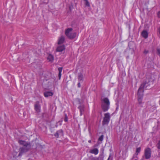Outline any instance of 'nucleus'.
Instances as JSON below:
<instances>
[{
    "instance_id": "1",
    "label": "nucleus",
    "mask_w": 160,
    "mask_h": 160,
    "mask_svg": "<svg viewBox=\"0 0 160 160\" xmlns=\"http://www.w3.org/2000/svg\"><path fill=\"white\" fill-rule=\"evenodd\" d=\"M19 144L23 146L22 148L20 149V152L18 155V152H14L12 153L13 158H15L18 156H20L22 154L27 152L31 148V145L29 142H26L24 141L19 140Z\"/></svg>"
},
{
    "instance_id": "2",
    "label": "nucleus",
    "mask_w": 160,
    "mask_h": 160,
    "mask_svg": "<svg viewBox=\"0 0 160 160\" xmlns=\"http://www.w3.org/2000/svg\"><path fill=\"white\" fill-rule=\"evenodd\" d=\"M65 33L66 36L70 39L74 38L76 36V33L73 30L72 28H68L66 29L65 31Z\"/></svg>"
},
{
    "instance_id": "3",
    "label": "nucleus",
    "mask_w": 160,
    "mask_h": 160,
    "mask_svg": "<svg viewBox=\"0 0 160 160\" xmlns=\"http://www.w3.org/2000/svg\"><path fill=\"white\" fill-rule=\"evenodd\" d=\"M145 86V85L144 84H142L138 90V101L139 104H140L142 102L143 92V88Z\"/></svg>"
},
{
    "instance_id": "4",
    "label": "nucleus",
    "mask_w": 160,
    "mask_h": 160,
    "mask_svg": "<svg viewBox=\"0 0 160 160\" xmlns=\"http://www.w3.org/2000/svg\"><path fill=\"white\" fill-rule=\"evenodd\" d=\"M104 117L103 121V124H108L110 121V113L108 112L105 113L104 114Z\"/></svg>"
},
{
    "instance_id": "5",
    "label": "nucleus",
    "mask_w": 160,
    "mask_h": 160,
    "mask_svg": "<svg viewBox=\"0 0 160 160\" xmlns=\"http://www.w3.org/2000/svg\"><path fill=\"white\" fill-rule=\"evenodd\" d=\"M145 156L146 159H148L151 157V150L149 148H147L145 150Z\"/></svg>"
},
{
    "instance_id": "6",
    "label": "nucleus",
    "mask_w": 160,
    "mask_h": 160,
    "mask_svg": "<svg viewBox=\"0 0 160 160\" xmlns=\"http://www.w3.org/2000/svg\"><path fill=\"white\" fill-rule=\"evenodd\" d=\"M101 99V104H110L109 100L107 98L102 97Z\"/></svg>"
},
{
    "instance_id": "7",
    "label": "nucleus",
    "mask_w": 160,
    "mask_h": 160,
    "mask_svg": "<svg viewBox=\"0 0 160 160\" xmlns=\"http://www.w3.org/2000/svg\"><path fill=\"white\" fill-rule=\"evenodd\" d=\"M54 94L53 92L51 91H45L44 93V96L46 98L52 96Z\"/></svg>"
},
{
    "instance_id": "8",
    "label": "nucleus",
    "mask_w": 160,
    "mask_h": 160,
    "mask_svg": "<svg viewBox=\"0 0 160 160\" xmlns=\"http://www.w3.org/2000/svg\"><path fill=\"white\" fill-rule=\"evenodd\" d=\"M101 108L104 112L107 111L110 108V104H101Z\"/></svg>"
},
{
    "instance_id": "9",
    "label": "nucleus",
    "mask_w": 160,
    "mask_h": 160,
    "mask_svg": "<svg viewBox=\"0 0 160 160\" xmlns=\"http://www.w3.org/2000/svg\"><path fill=\"white\" fill-rule=\"evenodd\" d=\"M65 40L64 37L63 36H61L60 37L58 40V42L57 44L58 45L62 44Z\"/></svg>"
},
{
    "instance_id": "10",
    "label": "nucleus",
    "mask_w": 160,
    "mask_h": 160,
    "mask_svg": "<svg viewBox=\"0 0 160 160\" xmlns=\"http://www.w3.org/2000/svg\"><path fill=\"white\" fill-rule=\"evenodd\" d=\"M65 49V46L64 45H58L57 48V51L58 52H61L64 50Z\"/></svg>"
},
{
    "instance_id": "11",
    "label": "nucleus",
    "mask_w": 160,
    "mask_h": 160,
    "mask_svg": "<svg viewBox=\"0 0 160 160\" xmlns=\"http://www.w3.org/2000/svg\"><path fill=\"white\" fill-rule=\"evenodd\" d=\"M89 152L95 155H97L99 152L98 150L96 148H94L91 149L89 151Z\"/></svg>"
},
{
    "instance_id": "12",
    "label": "nucleus",
    "mask_w": 160,
    "mask_h": 160,
    "mask_svg": "<svg viewBox=\"0 0 160 160\" xmlns=\"http://www.w3.org/2000/svg\"><path fill=\"white\" fill-rule=\"evenodd\" d=\"M142 35L144 38H147L148 36V31L145 30L143 31L142 32Z\"/></svg>"
},
{
    "instance_id": "13",
    "label": "nucleus",
    "mask_w": 160,
    "mask_h": 160,
    "mask_svg": "<svg viewBox=\"0 0 160 160\" xmlns=\"http://www.w3.org/2000/svg\"><path fill=\"white\" fill-rule=\"evenodd\" d=\"M63 135L62 131L61 130L57 132V133L55 134V136L56 137H58L59 136H62Z\"/></svg>"
},
{
    "instance_id": "14",
    "label": "nucleus",
    "mask_w": 160,
    "mask_h": 160,
    "mask_svg": "<svg viewBox=\"0 0 160 160\" xmlns=\"http://www.w3.org/2000/svg\"><path fill=\"white\" fill-rule=\"evenodd\" d=\"M83 75L81 73H80L78 76V79L79 82H82L83 80Z\"/></svg>"
},
{
    "instance_id": "15",
    "label": "nucleus",
    "mask_w": 160,
    "mask_h": 160,
    "mask_svg": "<svg viewBox=\"0 0 160 160\" xmlns=\"http://www.w3.org/2000/svg\"><path fill=\"white\" fill-rule=\"evenodd\" d=\"M35 109L36 110V111L37 112H38L40 111V106L39 104H35Z\"/></svg>"
},
{
    "instance_id": "16",
    "label": "nucleus",
    "mask_w": 160,
    "mask_h": 160,
    "mask_svg": "<svg viewBox=\"0 0 160 160\" xmlns=\"http://www.w3.org/2000/svg\"><path fill=\"white\" fill-rule=\"evenodd\" d=\"M62 68L61 67L59 68H58V70L59 71V73H58V79H60L61 78V75H62Z\"/></svg>"
},
{
    "instance_id": "17",
    "label": "nucleus",
    "mask_w": 160,
    "mask_h": 160,
    "mask_svg": "<svg viewBox=\"0 0 160 160\" xmlns=\"http://www.w3.org/2000/svg\"><path fill=\"white\" fill-rule=\"evenodd\" d=\"M47 59L49 61L52 62L53 60V56L51 54H48L47 57Z\"/></svg>"
},
{
    "instance_id": "18",
    "label": "nucleus",
    "mask_w": 160,
    "mask_h": 160,
    "mask_svg": "<svg viewBox=\"0 0 160 160\" xmlns=\"http://www.w3.org/2000/svg\"><path fill=\"white\" fill-rule=\"evenodd\" d=\"M78 108L80 112V115H82V112L84 111V107L82 105L79 107Z\"/></svg>"
},
{
    "instance_id": "19",
    "label": "nucleus",
    "mask_w": 160,
    "mask_h": 160,
    "mask_svg": "<svg viewBox=\"0 0 160 160\" xmlns=\"http://www.w3.org/2000/svg\"><path fill=\"white\" fill-rule=\"evenodd\" d=\"M140 151L141 148L140 147L137 148L136 149V154L138 155L140 152Z\"/></svg>"
},
{
    "instance_id": "20",
    "label": "nucleus",
    "mask_w": 160,
    "mask_h": 160,
    "mask_svg": "<svg viewBox=\"0 0 160 160\" xmlns=\"http://www.w3.org/2000/svg\"><path fill=\"white\" fill-rule=\"evenodd\" d=\"M84 0L85 1V4L86 5L88 6H89L90 5L89 3L88 2V0Z\"/></svg>"
},
{
    "instance_id": "21",
    "label": "nucleus",
    "mask_w": 160,
    "mask_h": 160,
    "mask_svg": "<svg viewBox=\"0 0 160 160\" xmlns=\"http://www.w3.org/2000/svg\"><path fill=\"white\" fill-rule=\"evenodd\" d=\"M103 139V136L102 135L100 136L99 139L98 140L100 141H102Z\"/></svg>"
},
{
    "instance_id": "22",
    "label": "nucleus",
    "mask_w": 160,
    "mask_h": 160,
    "mask_svg": "<svg viewBox=\"0 0 160 160\" xmlns=\"http://www.w3.org/2000/svg\"><path fill=\"white\" fill-rule=\"evenodd\" d=\"M157 147L158 148L160 149V141L159 142L158 144Z\"/></svg>"
},
{
    "instance_id": "23",
    "label": "nucleus",
    "mask_w": 160,
    "mask_h": 160,
    "mask_svg": "<svg viewBox=\"0 0 160 160\" xmlns=\"http://www.w3.org/2000/svg\"><path fill=\"white\" fill-rule=\"evenodd\" d=\"M157 52L158 54L160 56V49L158 48L157 49Z\"/></svg>"
},
{
    "instance_id": "24",
    "label": "nucleus",
    "mask_w": 160,
    "mask_h": 160,
    "mask_svg": "<svg viewBox=\"0 0 160 160\" xmlns=\"http://www.w3.org/2000/svg\"><path fill=\"white\" fill-rule=\"evenodd\" d=\"M158 18H160V11L158 12Z\"/></svg>"
},
{
    "instance_id": "25",
    "label": "nucleus",
    "mask_w": 160,
    "mask_h": 160,
    "mask_svg": "<svg viewBox=\"0 0 160 160\" xmlns=\"http://www.w3.org/2000/svg\"><path fill=\"white\" fill-rule=\"evenodd\" d=\"M64 121L65 122H66L68 121V118L67 117V116H66L64 119Z\"/></svg>"
},
{
    "instance_id": "26",
    "label": "nucleus",
    "mask_w": 160,
    "mask_h": 160,
    "mask_svg": "<svg viewBox=\"0 0 160 160\" xmlns=\"http://www.w3.org/2000/svg\"><path fill=\"white\" fill-rule=\"evenodd\" d=\"M148 52V51L146 50H145L144 51V53L145 54H146V53H147Z\"/></svg>"
},
{
    "instance_id": "27",
    "label": "nucleus",
    "mask_w": 160,
    "mask_h": 160,
    "mask_svg": "<svg viewBox=\"0 0 160 160\" xmlns=\"http://www.w3.org/2000/svg\"><path fill=\"white\" fill-rule=\"evenodd\" d=\"M80 82H79L78 83V87H80Z\"/></svg>"
},
{
    "instance_id": "28",
    "label": "nucleus",
    "mask_w": 160,
    "mask_h": 160,
    "mask_svg": "<svg viewBox=\"0 0 160 160\" xmlns=\"http://www.w3.org/2000/svg\"><path fill=\"white\" fill-rule=\"evenodd\" d=\"M88 142L90 143H91V140H89L88 141Z\"/></svg>"
},
{
    "instance_id": "29",
    "label": "nucleus",
    "mask_w": 160,
    "mask_h": 160,
    "mask_svg": "<svg viewBox=\"0 0 160 160\" xmlns=\"http://www.w3.org/2000/svg\"><path fill=\"white\" fill-rule=\"evenodd\" d=\"M158 32L159 34H160V28L158 29Z\"/></svg>"
},
{
    "instance_id": "30",
    "label": "nucleus",
    "mask_w": 160,
    "mask_h": 160,
    "mask_svg": "<svg viewBox=\"0 0 160 160\" xmlns=\"http://www.w3.org/2000/svg\"><path fill=\"white\" fill-rule=\"evenodd\" d=\"M109 158H110V157H109V158H108V159L107 160H109Z\"/></svg>"
},
{
    "instance_id": "31",
    "label": "nucleus",
    "mask_w": 160,
    "mask_h": 160,
    "mask_svg": "<svg viewBox=\"0 0 160 160\" xmlns=\"http://www.w3.org/2000/svg\"><path fill=\"white\" fill-rule=\"evenodd\" d=\"M141 160H143V159H141Z\"/></svg>"
},
{
    "instance_id": "32",
    "label": "nucleus",
    "mask_w": 160,
    "mask_h": 160,
    "mask_svg": "<svg viewBox=\"0 0 160 160\" xmlns=\"http://www.w3.org/2000/svg\"><path fill=\"white\" fill-rule=\"evenodd\" d=\"M135 160H136V159H135Z\"/></svg>"
}]
</instances>
